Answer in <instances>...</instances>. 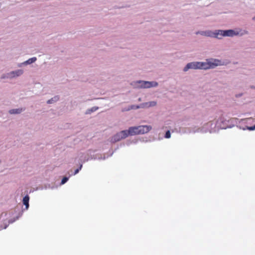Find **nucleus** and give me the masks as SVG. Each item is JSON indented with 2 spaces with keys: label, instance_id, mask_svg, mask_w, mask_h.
I'll use <instances>...</instances> for the list:
<instances>
[{
  "label": "nucleus",
  "instance_id": "1",
  "mask_svg": "<svg viewBox=\"0 0 255 255\" xmlns=\"http://www.w3.org/2000/svg\"><path fill=\"white\" fill-rule=\"evenodd\" d=\"M207 63L201 62H193L188 63L184 68V71L186 72L189 69H206Z\"/></svg>",
  "mask_w": 255,
  "mask_h": 255
},
{
  "label": "nucleus",
  "instance_id": "2",
  "mask_svg": "<svg viewBox=\"0 0 255 255\" xmlns=\"http://www.w3.org/2000/svg\"><path fill=\"white\" fill-rule=\"evenodd\" d=\"M238 34V32L236 33L231 29L227 30H219L214 33V36L218 39H221L223 36H233Z\"/></svg>",
  "mask_w": 255,
  "mask_h": 255
},
{
  "label": "nucleus",
  "instance_id": "3",
  "mask_svg": "<svg viewBox=\"0 0 255 255\" xmlns=\"http://www.w3.org/2000/svg\"><path fill=\"white\" fill-rule=\"evenodd\" d=\"M137 83L139 84V87L141 88H149L151 87H156L158 84L156 82H148V81H139Z\"/></svg>",
  "mask_w": 255,
  "mask_h": 255
},
{
  "label": "nucleus",
  "instance_id": "4",
  "mask_svg": "<svg viewBox=\"0 0 255 255\" xmlns=\"http://www.w3.org/2000/svg\"><path fill=\"white\" fill-rule=\"evenodd\" d=\"M221 65L222 64L221 61L219 60L211 59L208 60V69L214 68L215 67Z\"/></svg>",
  "mask_w": 255,
  "mask_h": 255
},
{
  "label": "nucleus",
  "instance_id": "5",
  "mask_svg": "<svg viewBox=\"0 0 255 255\" xmlns=\"http://www.w3.org/2000/svg\"><path fill=\"white\" fill-rule=\"evenodd\" d=\"M151 127L150 126H138V134H144L148 132L151 129Z\"/></svg>",
  "mask_w": 255,
  "mask_h": 255
},
{
  "label": "nucleus",
  "instance_id": "6",
  "mask_svg": "<svg viewBox=\"0 0 255 255\" xmlns=\"http://www.w3.org/2000/svg\"><path fill=\"white\" fill-rule=\"evenodd\" d=\"M138 126L137 127H132L128 128L130 135H134L138 134Z\"/></svg>",
  "mask_w": 255,
  "mask_h": 255
},
{
  "label": "nucleus",
  "instance_id": "7",
  "mask_svg": "<svg viewBox=\"0 0 255 255\" xmlns=\"http://www.w3.org/2000/svg\"><path fill=\"white\" fill-rule=\"evenodd\" d=\"M122 139H123V138H122L121 134L119 132V133H117L116 134H115V135H114L112 137L111 140H112V141L115 142L117 141H119Z\"/></svg>",
  "mask_w": 255,
  "mask_h": 255
},
{
  "label": "nucleus",
  "instance_id": "8",
  "mask_svg": "<svg viewBox=\"0 0 255 255\" xmlns=\"http://www.w3.org/2000/svg\"><path fill=\"white\" fill-rule=\"evenodd\" d=\"M23 73V71L21 70H18L16 71H13L10 73V77H14L15 76H18Z\"/></svg>",
  "mask_w": 255,
  "mask_h": 255
},
{
  "label": "nucleus",
  "instance_id": "9",
  "mask_svg": "<svg viewBox=\"0 0 255 255\" xmlns=\"http://www.w3.org/2000/svg\"><path fill=\"white\" fill-rule=\"evenodd\" d=\"M119 133L121 134V136H122V138H123V139L126 138L128 135H130L128 129L122 130L120 131Z\"/></svg>",
  "mask_w": 255,
  "mask_h": 255
},
{
  "label": "nucleus",
  "instance_id": "10",
  "mask_svg": "<svg viewBox=\"0 0 255 255\" xmlns=\"http://www.w3.org/2000/svg\"><path fill=\"white\" fill-rule=\"evenodd\" d=\"M29 197L28 195H26L23 198V204L25 206L26 209H27L29 207Z\"/></svg>",
  "mask_w": 255,
  "mask_h": 255
},
{
  "label": "nucleus",
  "instance_id": "11",
  "mask_svg": "<svg viewBox=\"0 0 255 255\" xmlns=\"http://www.w3.org/2000/svg\"><path fill=\"white\" fill-rule=\"evenodd\" d=\"M144 105L147 107H154L156 105V102L155 101H151L145 103Z\"/></svg>",
  "mask_w": 255,
  "mask_h": 255
},
{
  "label": "nucleus",
  "instance_id": "12",
  "mask_svg": "<svg viewBox=\"0 0 255 255\" xmlns=\"http://www.w3.org/2000/svg\"><path fill=\"white\" fill-rule=\"evenodd\" d=\"M22 109H12L9 111V113L11 114H19L21 112Z\"/></svg>",
  "mask_w": 255,
  "mask_h": 255
},
{
  "label": "nucleus",
  "instance_id": "13",
  "mask_svg": "<svg viewBox=\"0 0 255 255\" xmlns=\"http://www.w3.org/2000/svg\"><path fill=\"white\" fill-rule=\"evenodd\" d=\"M36 60V57H33L29 59L26 61L25 62V63L27 64H30L31 63H32L34 62Z\"/></svg>",
  "mask_w": 255,
  "mask_h": 255
},
{
  "label": "nucleus",
  "instance_id": "14",
  "mask_svg": "<svg viewBox=\"0 0 255 255\" xmlns=\"http://www.w3.org/2000/svg\"><path fill=\"white\" fill-rule=\"evenodd\" d=\"M210 123H211V129H214L216 127L217 121H211Z\"/></svg>",
  "mask_w": 255,
  "mask_h": 255
},
{
  "label": "nucleus",
  "instance_id": "15",
  "mask_svg": "<svg viewBox=\"0 0 255 255\" xmlns=\"http://www.w3.org/2000/svg\"><path fill=\"white\" fill-rule=\"evenodd\" d=\"M58 100V98L57 97H55L54 98H52L51 99L48 100L47 101L48 104H51L52 103L53 101H56Z\"/></svg>",
  "mask_w": 255,
  "mask_h": 255
},
{
  "label": "nucleus",
  "instance_id": "16",
  "mask_svg": "<svg viewBox=\"0 0 255 255\" xmlns=\"http://www.w3.org/2000/svg\"><path fill=\"white\" fill-rule=\"evenodd\" d=\"M170 136H171L170 132L169 130H167L165 133V137L166 138H169L170 137Z\"/></svg>",
  "mask_w": 255,
  "mask_h": 255
},
{
  "label": "nucleus",
  "instance_id": "17",
  "mask_svg": "<svg viewBox=\"0 0 255 255\" xmlns=\"http://www.w3.org/2000/svg\"><path fill=\"white\" fill-rule=\"evenodd\" d=\"M68 177H64L61 181V184H63L65 183L68 181Z\"/></svg>",
  "mask_w": 255,
  "mask_h": 255
},
{
  "label": "nucleus",
  "instance_id": "18",
  "mask_svg": "<svg viewBox=\"0 0 255 255\" xmlns=\"http://www.w3.org/2000/svg\"><path fill=\"white\" fill-rule=\"evenodd\" d=\"M248 129L250 130H253L255 129V125L252 127H248Z\"/></svg>",
  "mask_w": 255,
  "mask_h": 255
},
{
  "label": "nucleus",
  "instance_id": "19",
  "mask_svg": "<svg viewBox=\"0 0 255 255\" xmlns=\"http://www.w3.org/2000/svg\"><path fill=\"white\" fill-rule=\"evenodd\" d=\"M82 165H81V166H80L79 168H78L75 171V172H74V174H76L77 173H78L79 171L80 170H81V168H82Z\"/></svg>",
  "mask_w": 255,
  "mask_h": 255
},
{
  "label": "nucleus",
  "instance_id": "20",
  "mask_svg": "<svg viewBox=\"0 0 255 255\" xmlns=\"http://www.w3.org/2000/svg\"><path fill=\"white\" fill-rule=\"evenodd\" d=\"M253 19L255 20V16L253 17Z\"/></svg>",
  "mask_w": 255,
  "mask_h": 255
}]
</instances>
